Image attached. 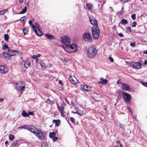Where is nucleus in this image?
<instances>
[{"label": "nucleus", "instance_id": "nucleus-25", "mask_svg": "<svg viewBox=\"0 0 147 147\" xmlns=\"http://www.w3.org/2000/svg\"><path fill=\"white\" fill-rule=\"evenodd\" d=\"M87 8L89 10H90L92 9V6L91 4H88L86 5Z\"/></svg>", "mask_w": 147, "mask_h": 147}, {"label": "nucleus", "instance_id": "nucleus-6", "mask_svg": "<svg viewBox=\"0 0 147 147\" xmlns=\"http://www.w3.org/2000/svg\"><path fill=\"white\" fill-rule=\"evenodd\" d=\"M25 84L23 81L18 82L16 84V87L17 90H23L25 88Z\"/></svg>", "mask_w": 147, "mask_h": 147}, {"label": "nucleus", "instance_id": "nucleus-47", "mask_svg": "<svg viewBox=\"0 0 147 147\" xmlns=\"http://www.w3.org/2000/svg\"><path fill=\"white\" fill-rule=\"evenodd\" d=\"M70 119L71 121L72 122H73V123H74V121H75V119H74L73 117H71L70 118Z\"/></svg>", "mask_w": 147, "mask_h": 147}, {"label": "nucleus", "instance_id": "nucleus-60", "mask_svg": "<svg viewBox=\"0 0 147 147\" xmlns=\"http://www.w3.org/2000/svg\"><path fill=\"white\" fill-rule=\"evenodd\" d=\"M147 64V61H145L144 62V64L145 65H146Z\"/></svg>", "mask_w": 147, "mask_h": 147}, {"label": "nucleus", "instance_id": "nucleus-28", "mask_svg": "<svg viewBox=\"0 0 147 147\" xmlns=\"http://www.w3.org/2000/svg\"><path fill=\"white\" fill-rule=\"evenodd\" d=\"M42 147H49L48 144L46 142H43L41 144Z\"/></svg>", "mask_w": 147, "mask_h": 147}, {"label": "nucleus", "instance_id": "nucleus-59", "mask_svg": "<svg viewBox=\"0 0 147 147\" xmlns=\"http://www.w3.org/2000/svg\"><path fill=\"white\" fill-rule=\"evenodd\" d=\"M59 84H62V81L61 80H60L59 81Z\"/></svg>", "mask_w": 147, "mask_h": 147}, {"label": "nucleus", "instance_id": "nucleus-43", "mask_svg": "<svg viewBox=\"0 0 147 147\" xmlns=\"http://www.w3.org/2000/svg\"><path fill=\"white\" fill-rule=\"evenodd\" d=\"M124 11V10L123 8V7H122V9L121 10L120 12V13L121 14V15H122V14L123 13Z\"/></svg>", "mask_w": 147, "mask_h": 147}, {"label": "nucleus", "instance_id": "nucleus-39", "mask_svg": "<svg viewBox=\"0 0 147 147\" xmlns=\"http://www.w3.org/2000/svg\"><path fill=\"white\" fill-rule=\"evenodd\" d=\"M2 49H9V48L7 45H3Z\"/></svg>", "mask_w": 147, "mask_h": 147}, {"label": "nucleus", "instance_id": "nucleus-36", "mask_svg": "<svg viewBox=\"0 0 147 147\" xmlns=\"http://www.w3.org/2000/svg\"><path fill=\"white\" fill-rule=\"evenodd\" d=\"M28 29L27 28H24L23 29V33L24 34H27V32L28 31Z\"/></svg>", "mask_w": 147, "mask_h": 147}, {"label": "nucleus", "instance_id": "nucleus-48", "mask_svg": "<svg viewBox=\"0 0 147 147\" xmlns=\"http://www.w3.org/2000/svg\"><path fill=\"white\" fill-rule=\"evenodd\" d=\"M28 115H34L33 113L32 112L29 111L28 112Z\"/></svg>", "mask_w": 147, "mask_h": 147}, {"label": "nucleus", "instance_id": "nucleus-55", "mask_svg": "<svg viewBox=\"0 0 147 147\" xmlns=\"http://www.w3.org/2000/svg\"><path fill=\"white\" fill-rule=\"evenodd\" d=\"M120 127L122 129H123L124 128V127L122 124H120Z\"/></svg>", "mask_w": 147, "mask_h": 147}, {"label": "nucleus", "instance_id": "nucleus-49", "mask_svg": "<svg viewBox=\"0 0 147 147\" xmlns=\"http://www.w3.org/2000/svg\"><path fill=\"white\" fill-rule=\"evenodd\" d=\"M118 34V35L121 37H122L123 36V34L121 33H119Z\"/></svg>", "mask_w": 147, "mask_h": 147}, {"label": "nucleus", "instance_id": "nucleus-38", "mask_svg": "<svg viewBox=\"0 0 147 147\" xmlns=\"http://www.w3.org/2000/svg\"><path fill=\"white\" fill-rule=\"evenodd\" d=\"M71 112L73 114H77L80 115V116H82L83 115V114L82 113H79L78 112H74L73 111H72Z\"/></svg>", "mask_w": 147, "mask_h": 147}, {"label": "nucleus", "instance_id": "nucleus-51", "mask_svg": "<svg viewBox=\"0 0 147 147\" xmlns=\"http://www.w3.org/2000/svg\"><path fill=\"white\" fill-rule=\"evenodd\" d=\"M127 109H128L129 111V112L130 113H131V110L130 109V108L129 107H127Z\"/></svg>", "mask_w": 147, "mask_h": 147}, {"label": "nucleus", "instance_id": "nucleus-19", "mask_svg": "<svg viewBox=\"0 0 147 147\" xmlns=\"http://www.w3.org/2000/svg\"><path fill=\"white\" fill-rule=\"evenodd\" d=\"M30 63L29 62V60L28 59H27L24 61V65L25 67L27 68H28L30 65Z\"/></svg>", "mask_w": 147, "mask_h": 147}, {"label": "nucleus", "instance_id": "nucleus-1", "mask_svg": "<svg viewBox=\"0 0 147 147\" xmlns=\"http://www.w3.org/2000/svg\"><path fill=\"white\" fill-rule=\"evenodd\" d=\"M63 47L64 49L68 53H71L76 52L78 49V46L75 44L64 45Z\"/></svg>", "mask_w": 147, "mask_h": 147}, {"label": "nucleus", "instance_id": "nucleus-22", "mask_svg": "<svg viewBox=\"0 0 147 147\" xmlns=\"http://www.w3.org/2000/svg\"><path fill=\"white\" fill-rule=\"evenodd\" d=\"M100 81L99 83H100L102 84H106L107 82V80L106 79H104L103 78L100 79Z\"/></svg>", "mask_w": 147, "mask_h": 147}, {"label": "nucleus", "instance_id": "nucleus-16", "mask_svg": "<svg viewBox=\"0 0 147 147\" xmlns=\"http://www.w3.org/2000/svg\"><path fill=\"white\" fill-rule=\"evenodd\" d=\"M69 80L70 82L73 84H75L78 82L77 80L74 76H70L69 77Z\"/></svg>", "mask_w": 147, "mask_h": 147}, {"label": "nucleus", "instance_id": "nucleus-15", "mask_svg": "<svg viewBox=\"0 0 147 147\" xmlns=\"http://www.w3.org/2000/svg\"><path fill=\"white\" fill-rule=\"evenodd\" d=\"M27 129L32 133L34 134L35 133H36V131H37L38 130L34 126L32 125L28 126Z\"/></svg>", "mask_w": 147, "mask_h": 147}, {"label": "nucleus", "instance_id": "nucleus-44", "mask_svg": "<svg viewBox=\"0 0 147 147\" xmlns=\"http://www.w3.org/2000/svg\"><path fill=\"white\" fill-rule=\"evenodd\" d=\"M141 83L143 86L147 87V83H145L143 82H141Z\"/></svg>", "mask_w": 147, "mask_h": 147}, {"label": "nucleus", "instance_id": "nucleus-31", "mask_svg": "<svg viewBox=\"0 0 147 147\" xmlns=\"http://www.w3.org/2000/svg\"><path fill=\"white\" fill-rule=\"evenodd\" d=\"M40 64L41 67L43 68H45L46 66L45 63H44L43 61H40Z\"/></svg>", "mask_w": 147, "mask_h": 147}, {"label": "nucleus", "instance_id": "nucleus-23", "mask_svg": "<svg viewBox=\"0 0 147 147\" xmlns=\"http://www.w3.org/2000/svg\"><path fill=\"white\" fill-rule=\"evenodd\" d=\"M27 9V7L26 6L24 8L22 9V11L19 13V14H21L25 13L26 12Z\"/></svg>", "mask_w": 147, "mask_h": 147}, {"label": "nucleus", "instance_id": "nucleus-13", "mask_svg": "<svg viewBox=\"0 0 147 147\" xmlns=\"http://www.w3.org/2000/svg\"><path fill=\"white\" fill-rule=\"evenodd\" d=\"M91 24L95 27H97L98 25L96 20L93 17L89 18Z\"/></svg>", "mask_w": 147, "mask_h": 147}, {"label": "nucleus", "instance_id": "nucleus-20", "mask_svg": "<svg viewBox=\"0 0 147 147\" xmlns=\"http://www.w3.org/2000/svg\"><path fill=\"white\" fill-rule=\"evenodd\" d=\"M45 37L49 39L50 40L53 39L54 38L53 36L49 34H45Z\"/></svg>", "mask_w": 147, "mask_h": 147}, {"label": "nucleus", "instance_id": "nucleus-14", "mask_svg": "<svg viewBox=\"0 0 147 147\" xmlns=\"http://www.w3.org/2000/svg\"><path fill=\"white\" fill-rule=\"evenodd\" d=\"M9 71L8 67H5L4 65H0V73L4 74L7 72Z\"/></svg>", "mask_w": 147, "mask_h": 147}, {"label": "nucleus", "instance_id": "nucleus-9", "mask_svg": "<svg viewBox=\"0 0 147 147\" xmlns=\"http://www.w3.org/2000/svg\"><path fill=\"white\" fill-rule=\"evenodd\" d=\"M34 134L37 136L39 140H43L45 138V136L43 134L42 132L38 129L36 131V132Z\"/></svg>", "mask_w": 147, "mask_h": 147}, {"label": "nucleus", "instance_id": "nucleus-52", "mask_svg": "<svg viewBox=\"0 0 147 147\" xmlns=\"http://www.w3.org/2000/svg\"><path fill=\"white\" fill-rule=\"evenodd\" d=\"M29 24L32 26H32L33 25H32V22L31 21H29Z\"/></svg>", "mask_w": 147, "mask_h": 147}, {"label": "nucleus", "instance_id": "nucleus-54", "mask_svg": "<svg viewBox=\"0 0 147 147\" xmlns=\"http://www.w3.org/2000/svg\"><path fill=\"white\" fill-rule=\"evenodd\" d=\"M117 83V84H122V83L121 82V81L120 80H118Z\"/></svg>", "mask_w": 147, "mask_h": 147}, {"label": "nucleus", "instance_id": "nucleus-11", "mask_svg": "<svg viewBox=\"0 0 147 147\" xmlns=\"http://www.w3.org/2000/svg\"><path fill=\"white\" fill-rule=\"evenodd\" d=\"M32 28L34 31L38 36H40L42 35V32L38 27V26L36 27L34 25H33L32 26Z\"/></svg>", "mask_w": 147, "mask_h": 147}, {"label": "nucleus", "instance_id": "nucleus-62", "mask_svg": "<svg viewBox=\"0 0 147 147\" xmlns=\"http://www.w3.org/2000/svg\"><path fill=\"white\" fill-rule=\"evenodd\" d=\"M3 100V99L0 98V102H2Z\"/></svg>", "mask_w": 147, "mask_h": 147}, {"label": "nucleus", "instance_id": "nucleus-10", "mask_svg": "<svg viewBox=\"0 0 147 147\" xmlns=\"http://www.w3.org/2000/svg\"><path fill=\"white\" fill-rule=\"evenodd\" d=\"M57 105L58 106V110L60 113L61 115L63 117H65V116L64 114V108L63 105L61 103L60 104H57Z\"/></svg>", "mask_w": 147, "mask_h": 147}, {"label": "nucleus", "instance_id": "nucleus-26", "mask_svg": "<svg viewBox=\"0 0 147 147\" xmlns=\"http://www.w3.org/2000/svg\"><path fill=\"white\" fill-rule=\"evenodd\" d=\"M127 21L124 19H123L121 21V23L123 24H127Z\"/></svg>", "mask_w": 147, "mask_h": 147}, {"label": "nucleus", "instance_id": "nucleus-21", "mask_svg": "<svg viewBox=\"0 0 147 147\" xmlns=\"http://www.w3.org/2000/svg\"><path fill=\"white\" fill-rule=\"evenodd\" d=\"M53 123H55V125L56 126H59L60 123V121L59 119L57 120L53 119Z\"/></svg>", "mask_w": 147, "mask_h": 147}, {"label": "nucleus", "instance_id": "nucleus-30", "mask_svg": "<svg viewBox=\"0 0 147 147\" xmlns=\"http://www.w3.org/2000/svg\"><path fill=\"white\" fill-rule=\"evenodd\" d=\"M28 126L27 125L20 126L18 128V129H27Z\"/></svg>", "mask_w": 147, "mask_h": 147}, {"label": "nucleus", "instance_id": "nucleus-17", "mask_svg": "<svg viewBox=\"0 0 147 147\" xmlns=\"http://www.w3.org/2000/svg\"><path fill=\"white\" fill-rule=\"evenodd\" d=\"M81 88L84 89L86 91H87L90 90V87L86 85H82L81 86Z\"/></svg>", "mask_w": 147, "mask_h": 147}, {"label": "nucleus", "instance_id": "nucleus-46", "mask_svg": "<svg viewBox=\"0 0 147 147\" xmlns=\"http://www.w3.org/2000/svg\"><path fill=\"white\" fill-rule=\"evenodd\" d=\"M25 18V16H24L22 18L20 19V20L21 21H23L24 20V18Z\"/></svg>", "mask_w": 147, "mask_h": 147}, {"label": "nucleus", "instance_id": "nucleus-3", "mask_svg": "<svg viewBox=\"0 0 147 147\" xmlns=\"http://www.w3.org/2000/svg\"><path fill=\"white\" fill-rule=\"evenodd\" d=\"M18 53V52L17 51L8 49L6 53H3V55L5 58L9 59L11 56L17 55Z\"/></svg>", "mask_w": 147, "mask_h": 147}, {"label": "nucleus", "instance_id": "nucleus-5", "mask_svg": "<svg viewBox=\"0 0 147 147\" xmlns=\"http://www.w3.org/2000/svg\"><path fill=\"white\" fill-rule=\"evenodd\" d=\"M123 100L125 102H129L131 100V96L129 94L123 92L122 93Z\"/></svg>", "mask_w": 147, "mask_h": 147}, {"label": "nucleus", "instance_id": "nucleus-37", "mask_svg": "<svg viewBox=\"0 0 147 147\" xmlns=\"http://www.w3.org/2000/svg\"><path fill=\"white\" fill-rule=\"evenodd\" d=\"M126 28L127 30V31L128 32H131V28L130 27L128 26V27H126Z\"/></svg>", "mask_w": 147, "mask_h": 147}, {"label": "nucleus", "instance_id": "nucleus-29", "mask_svg": "<svg viewBox=\"0 0 147 147\" xmlns=\"http://www.w3.org/2000/svg\"><path fill=\"white\" fill-rule=\"evenodd\" d=\"M56 135L55 133L54 132H51L49 134V136L50 138H52L54 137Z\"/></svg>", "mask_w": 147, "mask_h": 147}, {"label": "nucleus", "instance_id": "nucleus-61", "mask_svg": "<svg viewBox=\"0 0 147 147\" xmlns=\"http://www.w3.org/2000/svg\"><path fill=\"white\" fill-rule=\"evenodd\" d=\"M65 60L66 61H67V62L68 61V59L67 58H65Z\"/></svg>", "mask_w": 147, "mask_h": 147}, {"label": "nucleus", "instance_id": "nucleus-50", "mask_svg": "<svg viewBox=\"0 0 147 147\" xmlns=\"http://www.w3.org/2000/svg\"><path fill=\"white\" fill-rule=\"evenodd\" d=\"M109 59L112 62H113L114 61V60L111 57H109Z\"/></svg>", "mask_w": 147, "mask_h": 147}, {"label": "nucleus", "instance_id": "nucleus-12", "mask_svg": "<svg viewBox=\"0 0 147 147\" xmlns=\"http://www.w3.org/2000/svg\"><path fill=\"white\" fill-rule=\"evenodd\" d=\"M83 39L86 41L90 42L91 41L92 38L90 34L89 33H85L83 35Z\"/></svg>", "mask_w": 147, "mask_h": 147}, {"label": "nucleus", "instance_id": "nucleus-41", "mask_svg": "<svg viewBox=\"0 0 147 147\" xmlns=\"http://www.w3.org/2000/svg\"><path fill=\"white\" fill-rule=\"evenodd\" d=\"M130 45L131 47H134L135 46V43L134 42H131L130 43Z\"/></svg>", "mask_w": 147, "mask_h": 147}, {"label": "nucleus", "instance_id": "nucleus-4", "mask_svg": "<svg viewBox=\"0 0 147 147\" xmlns=\"http://www.w3.org/2000/svg\"><path fill=\"white\" fill-rule=\"evenodd\" d=\"M92 34L94 38L97 39L99 36V31L97 27L92 28Z\"/></svg>", "mask_w": 147, "mask_h": 147}, {"label": "nucleus", "instance_id": "nucleus-40", "mask_svg": "<svg viewBox=\"0 0 147 147\" xmlns=\"http://www.w3.org/2000/svg\"><path fill=\"white\" fill-rule=\"evenodd\" d=\"M131 18L133 20H134L136 18V15L135 14H133L131 15Z\"/></svg>", "mask_w": 147, "mask_h": 147}, {"label": "nucleus", "instance_id": "nucleus-27", "mask_svg": "<svg viewBox=\"0 0 147 147\" xmlns=\"http://www.w3.org/2000/svg\"><path fill=\"white\" fill-rule=\"evenodd\" d=\"M46 102L51 105H52L54 103V102L53 100H50L49 99H48L46 101Z\"/></svg>", "mask_w": 147, "mask_h": 147}, {"label": "nucleus", "instance_id": "nucleus-63", "mask_svg": "<svg viewBox=\"0 0 147 147\" xmlns=\"http://www.w3.org/2000/svg\"><path fill=\"white\" fill-rule=\"evenodd\" d=\"M36 59V63L38 61V59L37 58Z\"/></svg>", "mask_w": 147, "mask_h": 147}, {"label": "nucleus", "instance_id": "nucleus-34", "mask_svg": "<svg viewBox=\"0 0 147 147\" xmlns=\"http://www.w3.org/2000/svg\"><path fill=\"white\" fill-rule=\"evenodd\" d=\"M14 136L12 135H9V138L11 141H13L14 139Z\"/></svg>", "mask_w": 147, "mask_h": 147}, {"label": "nucleus", "instance_id": "nucleus-35", "mask_svg": "<svg viewBox=\"0 0 147 147\" xmlns=\"http://www.w3.org/2000/svg\"><path fill=\"white\" fill-rule=\"evenodd\" d=\"M7 9L3 10L2 11H0V15H3L4 13H5L7 11Z\"/></svg>", "mask_w": 147, "mask_h": 147}, {"label": "nucleus", "instance_id": "nucleus-24", "mask_svg": "<svg viewBox=\"0 0 147 147\" xmlns=\"http://www.w3.org/2000/svg\"><path fill=\"white\" fill-rule=\"evenodd\" d=\"M22 115L24 117H28V113H26L24 111H22Z\"/></svg>", "mask_w": 147, "mask_h": 147}, {"label": "nucleus", "instance_id": "nucleus-33", "mask_svg": "<svg viewBox=\"0 0 147 147\" xmlns=\"http://www.w3.org/2000/svg\"><path fill=\"white\" fill-rule=\"evenodd\" d=\"M18 141H16L13 142L12 143V145L13 147H15L18 146Z\"/></svg>", "mask_w": 147, "mask_h": 147}, {"label": "nucleus", "instance_id": "nucleus-32", "mask_svg": "<svg viewBox=\"0 0 147 147\" xmlns=\"http://www.w3.org/2000/svg\"><path fill=\"white\" fill-rule=\"evenodd\" d=\"M4 37L5 40L7 41H8L9 36L8 34H6L4 35Z\"/></svg>", "mask_w": 147, "mask_h": 147}, {"label": "nucleus", "instance_id": "nucleus-57", "mask_svg": "<svg viewBox=\"0 0 147 147\" xmlns=\"http://www.w3.org/2000/svg\"><path fill=\"white\" fill-rule=\"evenodd\" d=\"M144 53L147 54V50L144 51L143 52Z\"/></svg>", "mask_w": 147, "mask_h": 147}, {"label": "nucleus", "instance_id": "nucleus-58", "mask_svg": "<svg viewBox=\"0 0 147 147\" xmlns=\"http://www.w3.org/2000/svg\"><path fill=\"white\" fill-rule=\"evenodd\" d=\"M41 55L40 54H38L37 55V56H36V57H39Z\"/></svg>", "mask_w": 147, "mask_h": 147}, {"label": "nucleus", "instance_id": "nucleus-7", "mask_svg": "<svg viewBox=\"0 0 147 147\" xmlns=\"http://www.w3.org/2000/svg\"><path fill=\"white\" fill-rule=\"evenodd\" d=\"M142 60L141 59H140L139 60L138 62H132L130 64V66L136 69H139L141 68V66L142 64L140 63L141 62Z\"/></svg>", "mask_w": 147, "mask_h": 147}, {"label": "nucleus", "instance_id": "nucleus-42", "mask_svg": "<svg viewBox=\"0 0 147 147\" xmlns=\"http://www.w3.org/2000/svg\"><path fill=\"white\" fill-rule=\"evenodd\" d=\"M58 139V138L57 137H54L52 138V140L54 142L56 141Z\"/></svg>", "mask_w": 147, "mask_h": 147}, {"label": "nucleus", "instance_id": "nucleus-18", "mask_svg": "<svg viewBox=\"0 0 147 147\" xmlns=\"http://www.w3.org/2000/svg\"><path fill=\"white\" fill-rule=\"evenodd\" d=\"M121 88L125 90H128L129 89V86L128 84L123 83H122Z\"/></svg>", "mask_w": 147, "mask_h": 147}, {"label": "nucleus", "instance_id": "nucleus-56", "mask_svg": "<svg viewBox=\"0 0 147 147\" xmlns=\"http://www.w3.org/2000/svg\"><path fill=\"white\" fill-rule=\"evenodd\" d=\"M23 1V0H19V2L20 3H22Z\"/></svg>", "mask_w": 147, "mask_h": 147}, {"label": "nucleus", "instance_id": "nucleus-64", "mask_svg": "<svg viewBox=\"0 0 147 147\" xmlns=\"http://www.w3.org/2000/svg\"><path fill=\"white\" fill-rule=\"evenodd\" d=\"M8 142L7 141H6L5 142V144H8Z\"/></svg>", "mask_w": 147, "mask_h": 147}, {"label": "nucleus", "instance_id": "nucleus-2", "mask_svg": "<svg viewBox=\"0 0 147 147\" xmlns=\"http://www.w3.org/2000/svg\"><path fill=\"white\" fill-rule=\"evenodd\" d=\"M97 51L98 50L96 47L94 45H92L88 48L87 50V56L89 58H93L96 55Z\"/></svg>", "mask_w": 147, "mask_h": 147}, {"label": "nucleus", "instance_id": "nucleus-8", "mask_svg": "<svg viewBox=\"0 0 147 147\" xmlns=\"http://www.w3.org/2000/svg\"><path fill=\"white\" fill-rule=\"evenodd\" d=\"M61 40L62 44H64L65 45H67L70 44V38L66 36H62L61 38Z\"/></svg>", "mask_w": 147, "mask_h": 147}, {"label": "nucleus", "instance_id": "nucleus-45", "mask_svg": "<svg viewBox=\"0 0 147 147\" xmlns=\"http://www.w3.org/2000/svg\"><path fill=\"white\" fill-rule=\"evenodd\" d=\"M133 25H132L131 26L133 27H135L136 26V25L137 24V23L136 22H133Z\"/></svg>", "mask_w": 147, "mask_h": 147}, {"label": "nucleus", "instance_id": "nucleus-53", "mask_svg": "<svg viewBox=\"0 0 147 147\" xmlns=\"http://www.w3.org/2000/svg\"><path fill=\"white\" fill-rule=\"evenodd\" d=\"M32 58L34 59H36L37 58L36 56L35 55H33L32 57Z\"/></svg>", "mask_w": 147, "mask_h": 147}]
</instances>
